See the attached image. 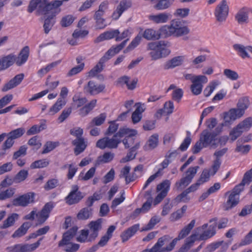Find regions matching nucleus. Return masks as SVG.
Here are the masks:
<instances>
[{"instance_id":"2","label":"nucleus","mask_w":252,"mask_h":252,"mask_svg":"<svg viewBox=\"0 0 252 252\" xmlns=\"http://www.w3.org/2000/svg\"><path fill=\"white\" fill-rule=\"evenodd\" d=\"M137 133L136 130L126 127L121 128L112 137H105L98 140L96 143V146L100 149H104L106 148L110 149H116L121 143V139L122 137L126 135H136Z\"/></svg>"},{"instance_id":"59","label":"nucleus","mask_w":252,"mask_h":252,"mask_svg":"<svg viewBox=\"0 0 252 252\" xmlns=\"http://www.w3.org/2000/svg\"><path fill=\"white\" fill-rule=\"evenodd\" d=\"M28 175V171L26 170H20L13 179L14 182L20 183L24 181Z\"/></svg>"},{"instance_id":"5","label":"nucleus","mask_w":252,"mask_h":252,"mask_svg":"<svg viewBox=\"0 0 252 252\" xmlns=\"http://www.w3.org/2000/svg\"><path fill=\"white\" fill-rule=\"evenodd\" d=\"M186 80H190L192 84L190 85L191 93L195 95L200 94L203 89V84L208 82L207 77L203 75H195L193 74L187 73L184 75Z\"/></svg>"},{"instance_id":"24","label":"nucleus","mask_w":252,"mask_h":252,"mask_svg":"<svg viewBox=\"0 0 252 252\" xmlns=\"http://www.w3.org/2000/svg\"><path fill=\"white\" fill-rule=\"evenodd\" d=\"M30 54V49L28 46L24 47L20 52L18 56L15 55L14 63L18 66H20L24 64L28 60Z\"/></svg>"},{"instance_id":"26","label":"nucleus","mask_w":252,"mask_h":252,"mask_svg":"<svg viewBox=\"0 0 252 252\" xmlns=\"http://www.w3.org/2000/svg\"><path fill=\"white\" fill-rule=\"evenodd\" d=\"M24 78V74L23 73H20L16 75L13 78L11 79L7 83L5 84V85L2 89L3 92H6L9 90L13 89L18 85H19L22 81Z\"/></svg>"},{"instance_id":"3","label":"nucleus","mask_w":252,"mask_h":252,"mask_svg":"<svg viewBox=\"0 0 252 252\" xmlns=\"http://www.w3.org/2000/svg\"><path fill=\"white\" fill-rule=\"evenodd\" d=\"M218 138L216 133H212L208 129H205L201 133L199 139L192 148V153H198L203 148L210 147L216 149L218 147Z\"/></svg>"},{"instance_id":"9","label":"nucleus","mask_w":252,"mask_h":252,"mask_svg":"<svg viewBox=\"0 0 252 252\" xmlns=\"http://www.w3.org/2000/svg\"><path fill=\"white\" fill-rule=\"evenodd\" d=\"M244 189L241 186H236L231 192H227L225 195L229 194L228 199L224 205V209L229 210L236 206L239 202L240 193Z\"/></svg>"},{"instance_id":"27","label":"nucleus","mask_w":252,"mask_h":252,"mask_svg":"<svg viewBox=\"0 0 252 252\" xmlns=\"http://www.w3.org/2000/svg\"><path fill=\"white\" fill-rule=\"evenodd\" d=\"M120 34V31L118 29L111 30L101 33L94 40V42L98 43L105 40H109L115 38Z\"/></svg>"},{"instance_id":"41","label":"nucleus","mask_w":252,"mask_h":252,"mask_svg":"<svg viewBox=\"0 0 252 252\" xmlns=\"http://www.w3.org/2000/svg\"><path fill=\"white\" fill-rule=\"evenodd\" d=\"M66 101L63 98H59L55 103L50 108L48 114L53 115L61 110L66 104Z\"/></svg>"},{"instance_id":"50","label":"nucleus","mask_w":252,"mask_h":252,"mask_svg":"<svg viewBox=\"0 0 252 252\" xmlns=\"http://www.w3.org/2000/svg\"><path fill=\"white\" fill-rule=\"evenodd\" d=\"M49 164V160L46 159H42L33 162L30 165L31 169L41 168L46 167Z\"/></svg>"},{"instance_id":"16","label":"nucleus","mask_w":252,"mask_h":252,"mask_svg":"<svg viewBox=\"0 0 252 252\" xmlns=\"http://www.w3.org/2000/svg\"><path fill=\"white\" fill-rule=\"evenodd\" d=\"M54 207L53 202L46 203L41 210L36 213L37 222L39 224H43L49 217L50 213Z\"/></svg>"},{"instance_id":"56","label":"nucleus","mask_w":252,"mask_h":252,"mask_svg":"<svg viewBox=\"0 0 252 252\" xmlns=\"http://www.w3.org/2000/svg\"><path fill=\"white\" fill-rule=\"evenodd\" d=\"M223 74L227 79L231 81L237 80L239 78L237 72L230 69H225L223 71Z\"/></svg>"},{"instance_id":"1","label":"nucleus","mask_w":252,"mask_h":252,"mask_svg":"<svg viewBox=\"0 0 252 252\" xmlns=\"http://www.w3.org/2000/svg\"><path fill=\"white\" fill-rule=\"evenodd\" d=\"M63 4L62 1L55 0L49 2L47 0H32L28 6V11L32 12L36 9L41 14L46 15L50 11L53 15L59 14L61 11L60 7Z\"/></svg>"},{"instance_id":"17","label":"nucleus","mask_w":252,"mask_h":252,"mask_svg":"<svg viewBox=\"0 0 252 252\" xmlns=\"http://www.w3.org/2000/svg\"><path fill=\"white\" fill-rule=\"evenodd\" d=\"M217 218H214L210 219L209 223H212L209 226L207 230H204L202 233L199 234L197 240L199 241H205L212 238L216 234Z\"/></svg>"},{"instance_id":"19","label":"nucleus","mask_w":252,"mask_h":252,"mask_svg":"<svg viewBox=\"0 0 252 252\" xmlns=\"http://www.w3.org/2000/svg\"><path fill=\"white\" fill-rule=\"evenodd\" d=\"M250 105L251 102L249 97L243 96L239 99L236 107L232 109L237 114L238 116L241 118L244 116L246 110L250 107Z\"/></svg>"},{"instance_id":"47","label":"nucleus","mask_w":252,"mask_h":252,"mask_svg":"<svg viewBox=\"0 0 252 252\" xmlns=\"http://www.w3.org/2000/svg\"><path fill=\"white\" fill-rule=\"evenodd\" d=\"M92 215V209L91 208L85 207L82 209L77 214V218L80 220H86Z\"/></svg>"},{"instance_id":"53","label":"nucleus","mask_w":252,"mask_h":252,"mask_svg":"<svg viewBox=\"0 0 252 252\" xmlns=\"http://www.w3.org/2000/svg\"><path fill=\"white\" fill-rule=\"evenodd\" d=\"M141 35L138 34L131 42L127 48L124 50L125 53H127L135 48L140 42L141 40Z\"/></svg>"},{"instance_id":"28","label":"nucleus","mask_w":252,"mask_h":252,"mask_svg":"<svg viewBox=\"0 0 252 252\" xmlns=\"http://www.w3.org/2000/svg\"><path fill=\"white\" fill-rule=\"evenodd\" d=\"M233 48L242 59L250 57L247 51L252 53V46H245L240 44H235L233 45Z\"/></svg>"},{"instance_id":"38","label":"nucleus","mask_w":252,"mask_h":252,"mask_svg":"<svg viewBox=\"0 0 252 252\" xmlns=\"http://www.w3.org/2000/svg\"><path fill=\"white\" fill-rule=\"evenodd\" d=\"M235 19L239 24L248 22V11L246 8L240 9L235 16Z\"/></svg>"},{"instance_id":"18","label":"nucleus","mask_w":252,"mask_h":252,"mask_svg":"<svg viewBox=\"0 0 252 252\" xmlns=\"http://www.w3.org/2000/svg\"><path fill=\"white\" fill-rule=\"evenodd\" d=\"M83 197L82 193L79 191L78 186L73 185L72 187V190L65 197V200L67 204L71 205L78 203Z\"/></svg>"},{"instance_id":"61","label":"nucleus","mask_w":252,"mask_h":252,"mask_svg":"<svg viewBox=\"0 0 252 252\" xmlns=\"http://www.w3.org/2000/svg\"><path fill=\"white\" fill-rule=\"evenodd\" d=\"M27 149L26 145L21 146L17 151L14 153L12 159L13 160L17 159L19 157L26 155Z\"/></svg>"},{"instance_id":"57","label":"nucleus","mask_w":252,"mask_h":252,"mask_svg":"<svg viewBox=\"0 0 252 252\" xmlns=\"http://www.w3.org/2000/svg\"><path fill=\"white\" fill-rule=\"evenodd\" d=\"M28 144L33 147V149L35 150L39 149L42 145L38 136H34L30 138L28 141Z\"/></svg>"},{"instance_id":"39","label":"nucleus","mask_w":252,"mask_h":252,"mask_svg":"<svg viewBox=\"0 0 252 252\" xmlns=\"http://www.w3.org/2000/svg\"><path fill=\"white\" fill-rule=\"evenodd\" d=\"M5 250L7 252H31L29 244H16L12 246L7 247Z\"/></svg>"},{"instance_id":"32","label":"nucleus","mask_w":252,"mask_h":252,"mask_svg":"<svg viewBox=\"0 0 252 252\" xmlns=\"http://www.w3.org/2000/svg\"><path fill=\"white\" fill-rule=\"evenodd\" d=\"M170 14L163 12L157 15H151L149 16V19L156 24L165 23L170 19Z\"/></svg>"},{"instance_id":"44","label":"nucleus","mask_w":252,"mask_h":252,"mask_svg":"<svg viewBox=\"0 0 252 252\" xmlns=\"http://www.w3.org/2000/svg\"><path fill=\"white\" fill-rule=\"evenodd\" d=\"M96 100L93 99L90 102L80 108L79 110V114L82 117L87 116L95 107Z\"/></svg>"},{"instance_id":"8","label":"nucleus","mask_w":252,"mask_h":252,"mask_svg":"<svg viewBox=\"0 0 252 252\" xmlns=\"http://www.w3.org/2000/svg\"><path fill=\"white\" fill-rule=\"evenodd\" d=\"M171 239L169 235H164L159 238L157 242L151 249L152 252H169L171 251L176 245V241L172 240L170 244L165 247L162 246L167 244Z\"/></svg>"},{"instance_id":"30","label":"nucleus","mask_w":252,"mask_h":252,"mask_svg":"<svg viewBox=\"0 0 252 252\" xmlns=\"http://www.w3.org/2000/svg\"><path fill=\"white\" fill-rule=\"evenodd\" d=\"M72 144L75 146L74 152L76 156H78L84 151L87 146V142L85 139H75L72 141Z\"/></svg>"},{"instance_id":"21","label":"nucleus","mask_w":252,"mask_h":252,"mask_svg":"<svg viewBox=\"0 0 252 252\" xmlns=\"http://www.w3.org/2000/svg\"><path fill=\"white\" fill-rule=\"evenodd\" d=\"M131 6L130 0H123L120 1L116 9L113 12L111 17L113 20H117L122 15V13Z\"/></svg>"},{"instance_id":"37","label":"nucleus","mask_w":252,"mask_h":252,"mask_svg":"<svg viewBox=\"0 0 252 252\" xmlns=\"http://www.w3.org/2000/svg\"><path fill=\"white\" fill-rule=\"evenodd\" d=\"M223 115L224 122L222 124L225 126L231 125L233 121L240 118L232 108L228 112L224 113Z\"/></svg>"},{"instance_id":"4","label":"nucleus","mask_w":252,"mask_h":252,"mask_svg":"<svg viewBox=\"0 0 252 252\" xmlns=\"http://www.w3.org/2000/svg\"><path fill=\"white\" fill-rule=\"evenodd\" d=\"M162 37L167 38L171 36L181 37L188 34L189 29L186 26H183L181 21L179 20H173L170 25L162 26L160 28Z\"/></svg>"},{"instance_id":"34","label":"nucleus","mask_w":252,"mask_h":252,"mask_svg":"<svg viewBox=\"0 0 252 252\" xmlns=\"http://www.w3.org/2000/svg\"><path fill=\"white\" fill-rule=\"evenodd\" d=\"M139 224H135L127 228L121 235L123 242L127 241L131 237L135 234L139 228Z\"/></svg>"},{"instance_id":"63","label":"nucleus","mask_w":252,"mask_h":252,"mask_svg":"<svg viewBox=\"0 0 252 252\" xmlns=\"http://www.w3.org/2000/svg\"><path fill=\"white\" fill-rule=\"evenodd\" d=\"M58 145V143L48 141L44 145L43 150L41 153L42 154L48 153L49 152L54 150Z\"/></svg>"},{"instance_id":"13","label":"nucleus","mask_w":252,"mask_h":252,"mask_svg":"<svg viewBox=\"0 0 252 252\" xmlns=\"http://www.w3.org/2000/svg\"><path fill=\"white\" fill-rule=\"evenodd\" d=\"M35 193L29 192L15 198L12 201L15 206L26 207L34 201Z\"/></svg>"},{"instance_id":"42","label":"nucleus","mask_w":252,"mask_h":252,"mask_svg":"<svg viewBox=\"0 0 252 252\" xmlns=\"http://www.w3.org/2000/svg\"><path fill=\"white\" fill-rule=\"evenodd\" d=\"M195 223V220H192L189 224H188L181 230L178 237L173 240H176V244H177V242L178 240L185 238L189 233L191 230L194 227Z\"/></svg>"},{"instance_id":"35","label":"nucleus","mask_w":252,"mask_h":252,"mask_svg":"<svg viewBox=\"0 0 252 252\" xmlns=\"http://www.w3.org/2000/svg\"><path fill=\"white\" fill-rule=\"evenodd\" d=\"M57 14H58L53 15V13L50 11H49V12L46 14L48 15V17L45 19L44 24L43 25L44 31L46 34H48L52 29V28L55 23L54 17Z\"/></svg>"},{"instance_id":"7","label":"nucleus","mask_w":252,"mask_h":252,"mask_svg":"<svg viewBox=\"0 0 252 252\" xmlns=\"http://www.w3.org/2000/svg\"><path fill=\"white\" fill-rule=\"evenodd\" d=\"M252 127V117H249L240 122L230 131V139L234 141L239 137L243 132L248 131Z\"/></svg>"},{"instance_id":"60","label":"nucleus","mask_w":252,"mask_h":252,"mask_svg":"<svg viewBox=\"0 0 252 252\" xmlns=\"http://www.w3.org/2000/svg\"><path fill=\"white\" fill-rule=\"evenodd\" d=\"M25 132V129L23 127H20L12 130L9 133L7 134V136H9L13 139H15L21 137L24 134Z\"/></svg>"},{"instance_id":"46","label":"nucleus","mask_w":252,"mask_h":252,"mask_svg":"<svg viewBox=\"0 0 252 252\" xmlns=\"http://www.w3.org/2000/svg\"><path fill=\"white\" fill-rule=\"evenodd\" d=\"M18 215L13 213L3 222L0 225V228L5 229L14 225L15 221L18 219Z\"/></svg>"},{"instance_id":"62","label":"nucleus","mask_w":252,"mask_h":252,"mask_svg":"<svg viewBox=\"0 0 252 252\" xmlns=\"http://www.w3.org/2000/svg\"><path fill=\"white\" fill-rule=\"evenodd\" d=\"M211 176V172L208 169H205L203 170L199 178L197 181L201 184L208 182L209 180L210 177Z\"/></svg>"},{"instance_id":"49","label":"nucleus","mask_w":252,"mask_h":252,"mask_svg":"<svg viewBox=\"0 0 252 252\" xmlns=\"http://www.w3.org/2000/svg\"><path fill=\"white\" fill-rule=\"evenodd\" d=\"M160 221V218L158 216L153 217L149 221L148 223L143 227L141 229V231H148L153 229L156 224Z\"/></svg>"},{"instance_id":"45","label":"nucleus","mask_w":252,"mask_h":252,"mask_svg":"<svg viewBox=\"0 0 252 252\" xmlns=\"http://www.w3.org/2000/svg\"><path fill=\"white\" fill-rule=\"evenodd\" d=\"M96 100L93 99L90 102L80 108L79 110V114L82 117L87 116L95 107Z\"/></svg>"},{"instance_id":"54","label":"nucleus","mask_w":252,"mask_h":252,"mask_svg":"<svg viewBox=\"0 0 252 252\" xmlns=\"http://www.w3.org/2000/svg\"><path fill=\"white\" fill-rule=\"evenodd\" d=\"M240 140L237 142V146L235 149V152L241 153L242 154L246 155L250 151L251 146L250 145H242L240 144Z\"/></svg>"},{"instance_id":"22","label":"nucleus","mask_w":252,"mask_h":252,"mask_svg":"<svg viewBox=\"0 0 252 252\" xmlns=\"http://www.w3.org/2000/svg\"><path fill=\"white\" fill-rule=\"evenodd\" d=\"M78 230L77 226H73L69 230L64 232L62 237V240L59 242L58 247H63L65 245H69L71 240L76 235Z\"/></svg>"},{"instance_id":"6","label":"nucleus","mask_w":252,"mask_h":252,"mask_svg":"<svg viewBox=\"0 0 252 252\" xmlns=\"http://www.w3.org/2000/svg\"><path fill=\"white\" fill-rule=\"evenodd\" d=\"M199 168L198 166L189 167L185 172V176L175 183L174 189L179 191L187 187L192 182Z\"/></svg>"},{"instance_id":"64","label":"nucleus","mask_w":252,"mask_h":252,"mask_svg":"<svg viewBox=\"0 0 252 252\" xmlns=\"http://www.w3.org/2000/svg\"><path fill=\"white\" fill-rule=\"evenodd\" d=\"M15 193V189L10 188L0 192V200H4L11 197Z\"/></svg>"},{"instance_id":"10","label":"nucleus","mask_w":252,"mask_h":252,"mask_svg":"<svg viewBox=\"0 0 252 252\" xmlns=\"http://www.w3.org/2000/svg\"><path fill=\"white\" fill-rule=\"evenodd\" d=\"M108 2L103 1L99 5L98 9L96 10L93 16L95 22V26L97 29H103L106 26L105 24V20L103 16L105 11L108 9Z\"/></svg>"},{"instance_id":"40","label":"nucleus","mask_w":252,"mask_h":252,"mask_svg":"<svg viewBox=\"0 0 252 252\" xmlns=\"http://www.w3.org/2000/svg\"><path fill=\"white\" fill-rule=\"evenodd\" d=\"M175 0H152L153 2H157L154 6L155 8L158 10H163L170 7Z\"/></svg>"},{"instance_id":"51","label":"nucleus","mask_w":252,"mask_h":252,"mask_svg":"<svg viewBox=\"0 0 252 252\" xmlns=\"http://www.w3.org/2000/svg\"><path fill=\"white\" fill-rule=\"evenodd\" d=\"M106 118V114L105 113H101L97 117L94 118L90 123V126H100L105 121Z\"/></svg>"},{"instance_id":"25","label":"nucleus","mask_w":252,"mask_h":252,"mask_svg":"<svg viewBox=\"0 0 252 252\" xmlns=\"http://www.w3.org/2000/svg\"><path fill=\"white\" fill-rule=\"evenodd\" d=\"M15 54L11 53L0 59V71L6 69L14 63Z\"/></svg>"},{"instance_id":"33","label":"nucleus","mask_w":252,"mask_h":252,"mask_svg":"<svg viewBox=\"0 0 252 252\" xmlns=\"http://www.w3.org/2000/svg\"><path fill=\"white\" fill-rule=\"evenodd\" d=\"M184 60L185 57L184 56L175 57L165 63L164 68L168 69L181 65L184 62Z\"/></svg>"},{"instance_id":"43","label":"nucleus","mask_w":252,"mask_h":252,"mask_svg":"<svg viewBox=\"0 0 252 252\" xmlns=\"http://www.w3.org/2000/svg\"><path fill=\"white\" fill-rule=\"evenodd\" d=\"M197 240V234H193L186 239L184 245L180 249L179 252H187L193 246L194 242Z\"/></svg>"},{"instance_id":"55","label":"nucleus","mask_w":252,"mask_h":252,"mask_svg":"<svg viewBox=\"0 0 252 252\" xmlns=\"http://www.w3.org/2000/svg\"><path fill=\"white\" fill-rule=\"evenodd\" d=\"M129 40L128 38H126L125 40H124L122 43L116 46H112L110 49H109L108 51H111V56L113 57L115 54L118 53L121 50H122L124 47L126 46L127 41Z\"/></svg>"},{"instance_id":"36","label":"nucleus","mask_w":252,"mask_h":252,"mask_svg":"<svg viewBox=\"0 0 252 252\" xmlns=\"http://www.w3.org/2000/svg\"><path fill=\"white\" fill-rule=\"evenodd\" d=\"M32 223L29 221L24 222L12 234L13 238H19L25 235Z\"/></svg>"},{"instance_id":"31","label":"nucleus","mask_w":252,"mask_h":252,"mask_svg":"<svg viewBox=\"0 0 252 252\" xmlns=\"http://www.w3.org/2000/svg\"><path fill=\"white\" fill-rule=\"evenodd\" d=\"M158 144V135L154 134L149 138L143 148L145 151H150L155 149Z\"/></svg>"},{"instance_id":"29","label":"nucleus","mask_w":252,"mask_h":252,"mask_svg":"<svg viewBox=\"0 0 252 252\" xmlns=\"http://www.w3.org/2000/svg\"><path fill=\"white\" fill-rule=\"evenodd\" d=\"M142 36L148 40H156L162 37V34L161 31H160V29L159 31H157L153 29L150 28L144 31Z\"/></svg>"},{"instance_id":"14","label":"nucleus","mask_w":252,"mask_h":252,"mask_svg":"<svg viewBox=\"0 0 252 252\" xmlns=\"http://www.w3.org/2000/svg\"><path fill=\"white\" fill-rule=\"evenodd\" d=\"M170 184L171 182L169 180H165L157 186V191H160V192L157 195L154 201L155 205L159 203L167 195L170 189Z\"/></svg>"},{"instance_id":"23","label":"nucleus","mask_w":252,"mask_h":252,"mask_svg":"<svg viewBox=\"0 0 252 252\" xmlns=\"http://www.w3.org/2000/svg\"><path fill=\"white\" fill-rule=\"evenodd\" d=\"M102 220L98 219L95 221H92L89 224L90 228L89 241L94 240L98 234V231L101 228Z\"/></svg>"},{"instance_id":"48","label":"nucleus","mask_w":252,"mask_h":252,"mask_svg":"<svg viewBox=\"0 0 252 252\" xmlns=\"http://www.w3.org/2000/svg\"><path fill=\"white\" fill-rule=\"evenodd\" d=\"M72 100L73 103L72 106L75 108H78L83 106L87 102V99L86 97H80L77 95H74Z\"/></svg>"},{"instance_id":"15","label":"nucleus","mask_w":252,"mask_h":252,"mask_svg":"<svg viewBox=\"0 0 252 252\" xmlns=\"http://www.w3.org/2000/svg\"><path fill=\"white\" fill-rule=\"evenodd\" d=\"M228 6L226 0H222L216 7L215 15L218 21L222 22L225 21L228 14Z\"/></svg>"},{"instance_id":"58","label":"nucleus","mask_w":252,"mask_h":252,"mask_svg":"<svg viewBox=\"0 0 252 252\" xmlns=\"http://www.w3.org/2000/svg\"><path fill=\"white\" fill-rule=\"evenodd\" d=\"M221 160L215 159L213 161L209 171L211 172V176L215 175L220 167Z\"/></svg>"},{"instance_id":"12","label":"nucleus","mask_w":252,"mask_h":252,"mask_svg":"<svg viewBox=\"0 0 252 252\" xmlns=\"http://www.w3.org/2000/svg\"><path fill=\"white\" fill-rule=\"evenodd\" d=\"M201 184L197 181L194 184H192L189 187L184 190L181 193L178 195L174 199L175 203L178 204L181 202L187 203L190 200V197L188 194L197 190Z\"/></svg>"},{"instance_id":"52","label":"nucleus","mask_w":252,"mask_h":252,"mask_svg":"<svg viewBox=\"0 0 252 252\" xmlns=\"http://www.w3.org/2000/svg\"><path fill=\"white\" fill-rule=\"evenodd\" d=\"M252 182V168L247 171L244 175L243 178L241 182L238 185L241 186V187L244 189L246 184H249Z\"/></svg>"},{"instance_id":"11","label":"nucleus","mask_w":252,"mask_h":252,"mask_svg":"<svg viewBox=\"0 0 252 252\" xmlns=\"http://www.w3.org/2000/svg\"><path fill=\"white\" fill-rule=\"evenodd\" d=\"M169 47L170 43L168 42L159 41L158 50L151 52L150 56L154 60L165 58L170 54L171 51Z\"/></svg>"},{"instance_id":"20","label":"nucleus","mask_w":252,"mask_h":252,"mask_svg":"<svg viewBox=\"0 0 252 252\" xmlns=\"http://www.w3.org/2000/svg\"><path fill=\"white\" fill-rule=\"evenodd\" d=\"M105 88V85L98 84L93 80H91L84 86V91L85 93L91 95H95L103 92Z\"/></svg>"}]
</instances>
